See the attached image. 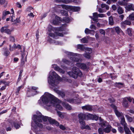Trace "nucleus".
Here are the masks:
<instances>
[{"mask_svg":"<svg viewBox=\"0 0 134 134\" xmlns=\"http://www.w3.org/2000/svg\"><path fill=\"white\" fill-rule=\"evenodd\" d=\"M42 101L43 104L47 107L53 106L56 109L62 110L63 108L60 105V100L53 95L47 93H45L42 97Z\"/></svg>","mask_w":134,"mask_h":134,"instance_id":"1","label":"nucleus"},{"mask_svg":"<svg viewBox=\"0 0 134 134\" xmlns=\"http://www.w3.org/2000/svg\"><path fill=\"white\" fill-rule=\"evenodd\" d=\"M32 119L37 126L40 128H42L43 127V125L40 123L42 122V120L44 121H48L51 124H54L57 126L59 125V123L55 120L50 117L43 116L40 113H39L38 115H34Z\"/></svg>","mask_w":134,"mask_h":134,"instance_id":"2","label":"nucleus"},{"mask_svg":"<svg viewBox=\"0 0 134 134\" xmlns=\"http://www.w3.org/2000/svg\"><path fill=\"white\" fill-rule=\"evenodd\" d=\"M48 80L49 84L55 87L59 83V81H62V79L55 71L51 70L49 73Z\"/></svg>","mask_w":134,"mask_h":134,"instance_id":"3","label":"nucleus"},{"mask_svg":"<svg viewBox=\"0 0 134 134\" xmlns=\"http://www.w3.org/2000/svg\"><path fill=\"white\" fill-rule=\"evenodd\" d=\"M48 30L49 31H55L54 34H53L51 32L49 33V35L55 38H57V36H63V34L61 33L57 32V31H62L63 30V29L62 27H53L51 25H49L48 28Z\"/></svg>","mask_w":134,"mask_h":134,"instance_id":"4","label":"nucleus"},{"mask_svg":"<svg viewBox=\"0 0 134 134\" xmlns=\"http://www.w3.org/2000/svg\"><path fill=\"white\" fill-rule=\"evenodd\" d=\"M68 73L70 77L75 79L77 78L78 76L81 77L82 75L80 70L75 66L73 67L72 71L68 72Z\"/></svg>","mask_w":134,"mask_h":134,"instance_id":"5","label":"nucleus"},{"mask_svg":"<svg viewBox=\"0 0 134 134\" xmlns=\"http://www.w3.org/2000/svg\"><path fill=\"white\" fill-rule=\"evenodd\" d=\"M66 53L68 55L72 56L70 57V59L71 60V61L75 62H76L79 61V59L78 58L74 57L78 56L79 55H80L77 53L68 52H66Z\"/></svg>","mask_w":134,"mask_h":134,"instance_id":"6","label":"nucleus"},{"mask_svg":"<svg viewBox=\"0 0 134 134\" xmlns=\"http://www.w3.org/2000/svg\"><path fill=\"white\" fill-rule=\"evenodd\" d=\"M38 88L36 87H32L31 88H29L27 93L30 96H33L36 94L37 91H36Z\"/></svg>","mask_w":134,"mask_h":134,"instance_id":"7","label":"nucleus"},{"mask_svg":"<svg viewBox=\"0 0 134 134\" xmlns=\"http://www.w3.org/2000/svg\"><path fill=\"white\" fill-rule=\"evenodd\" d=\"M65 8H69L71 10L74 12H76L79 11L80 10V8L79 7L73 6H67L64 5H62Z\"/></svg>","mask_w":134,"mask_h":134,"instance_id":"8","label":"nucleus"},{"mask_svg":"<svg viewBox=\"0 0 134 134\" xmlns=\"http://www.w3.org/2000/svg\"><path fill=\"white\" fill-rule=\"evenodd\" d=\"M111 107L113 108L114 110L115 113L116 115L118 117H120L122 116V114L121 113H120L116 109V107L115 105L111 104L110 105Z\"/></svg>","mask_w":134,"mask_h":134,"instance_id":"9","label":"nucleus"},{"mask_svg":"<svg viewBox=\"0 0 134 134\" xmlns=\"http://www.w3.org/2000/svg\"><path fill=\"white\" fill-rule=\"evenodd\" d=\"M0 32L2 33L5 32L8 35H10L11 34L12 31L10 29H4V27H2L0 30Z\"/></svg>","mask_w":134,"mask_h":134,"instance_id":"10","label":"nucleus"},{"mask_svg":"<svg viewBox=\"0 0 134 134\" xmlns=\"http://www.w3.org/2000/svg\"><path fill=\"white\" fill-rule=\"evenodd\" d=\"M130 0H123L120 1L119 0L118 1V3L119 5L121 6H125L127 5V2L130 1Z\"/></svg>","mask_w":134,"mask_h":134,"instance_id":"11","label":"nucleus"},{"mask_svg":"<svg viewBox=\"0 0 134 134\" xmlns=\"http://www.w3.org/2000/svg\"><path fill=\"white\" fill-rule=\"evenodd\" d=\"M13 121L12 120L9 121V122L8 124V125L7 126L6 129L7 131H11L12 127H13Z\"/></svg>","mask_w":134,"mask_h":134,"instance_id":"12","label":"nucleus"},{"mask_svg":"<svg viewBox=\"0 0 134 134\" xmlns=\"http://www.w3.org/2000/svg\"><path fill=\"white\" fill-rule=\"evenodd\" d=\"M52 67L54 68L55 70L58 71L59 72L64 74V71L63 70L59 68L56 64H54L52 65Z\"/></svg>","mask_w":134,"mask_h":134,"instance_id":"13","label":"nucleus"},{"mask_svg":"<svg viewBox=\"0 0 134 134\" xmlns=\"http://www.w3.org/2000/svg\"><path fill=\"white\" fill-rule=\"evenodd\" d=\"M76 65L79 67L83 70L86 69L87 68V67L86 64L82 63H77Z\"/></svg>","mask_w":134,"mask_h":134,"instance_id":"14","label":"nucleus"},{"mask_svg":"<svg viewBox=\"0 0 134 134\" xmlns=\"http://www.w3.org/2000/svg\"><path fill=\"white\" fill-rule=\"evenodd\" d=\"M3 55H4L6 57H7L9 55L10 53L7 48H3Z\"/></svg>","mask_w":134,"mask_h":134,"instance_id":"15","label":"nucleus"},{"mask_svg":"<svg viewBox=\"0 0 134 134\" xmlns=\"http://www.w3.org/2000/svg\"><path fill=\"white\" fill-rule=\"evenodd\" d=\"M82 108L84 110H86L89 111H91L92 110V107L89 105H86L85 106H83Z\"/></svg>","mask_w":134,"mask_h":134,"instance_id":"16","label":"nucleus"},{"mask_svg":"<svg viewBox=\"0 0 134 134\" xmlns=\"http://www.w3.org/2000/svg\"><path fill=\"white\" fill-rule=\"evenodd\" d=\"M86 116L82 113H80L78 115V117L79 119V120H84Z\"/></svg>","mask_w":134,"mask_h":134,"instance_id":"17","label":"nucleus"},{"mask_svg":"<svg viewBox=\"0 0 134 134\" xmlns=\"http://www.w3.org/2000/svg\"><path fill=\"white\" fill-rule=\"evenodd\" d=\"M131 24V22L127 20L122 22L121 23V26L122 27H124L126 25H130Z\"/></svg>","mask_w":134,"mask_h":134,"instance_id":"18","label":"nucleus"},{"mask_svg":"<svg viewBox=\"0 0 134 134\" xmlns=\"http://www.w3.org/2000/svg\"><path fill=\"white\" fill-rule=\"evenodd\" d=\"M115 30L118 34H119L120 33H121L123 35H124V33L119 27H116L115 28Z\"/></svg>","mask_w":134,"mask_h":134,"instance_id":"19","label":"nucleus"},{"mask_svg":"<svg viewBox=\"0 0 134 134\" xmlns=\"http://www.w3.org/2000/svg\"><path fill=\"white\" fill-rule=\"evenodd\" d=\"M126 8L129 11L130 10L134 11V7L133 4L129 3L126 6Z\"/></svg>","mask_w":134,"mask_h":134,"instance_id":"20","label":"nucleus"},{"mask_svg":"<svg viewBox=\"0 0 134 134\" xmlns=\"http://www.w3.org/2000/svg\"><path fill=\"white\" fill-rule=\"evenodd\" d=\"M114 85L115 87L119 88H120L124 86V83L122 82H116L114 84Z\"/></svg>","mask_w":134,"mask_h":134,"instance_id":"21","label":"nucleus"},{"mask_svg":"<svg viewBox=\"0 0 134 134\" xmlns=\"http://www.w3.org/2000/svg\"><path fill=\"white\" fill-rule=\"evenodd\" d=\"M63 105L68 110H70L72 108L70 106L66 103L63 102L62 103Z\"/></svg>","mask_w":134,"mask_h":134,"instance_id":"22","label":"nucleus"},{"mask_svg":"<svg viewBox=\"0 0 134 134\" xmlns=\"http://www.w3.org/2000/svg\"><path fill=\"white\" fill-rule=\"evenodd\" d=\"M66 101L69 102L71 103H77L79 104L78 103H77L76 100H75L73 99L68 98L66 99Z\"/></svg>","mask_w":134,"mask_h":134,"instance_id":"23","label":"nucleus"},{"mask_svg":"<svg viewBox=\"0 0 134 134\" xmlns=\"http://www.w3.org/2000/svg\"><path fill=\"white\" fill-rule=\"evenodd\" d=\"M13 17H14V16H11V21L12 22H14L16 23H18L20 22V18H16L15 20L13 19Z\"/></svg>","mask_w":134,"mask_h":134,"instance_id":"24","label":"nucleus"},{"mask_svg":"<svg viewBox=\"0 0 134 134\" xmlns=\"http://www.w3.org/2000/svg\"><path fill=\"white\" fill-rule=\"evenodd\" d=\"M111 126L110 125H108L106 128L104 129V132L106 133H109L111 131Z\"/></svg>","mask_w":134,"mask_h":134,"instance_id":"25","label":"nucleus"},{"mask_svg":"<svg viewBox=\"0 0 134 134\" xmlns=\"http://www.w3.org/2000/svg\"><path fill=\"white\" fill-rule=\"evenodd\" d=\"M117 11L118 13L120 14L123 13L124 12V10L122 7L119 6L118 7Z\"/></svg>","mask_w":134,"mask_h":134,"instance_id":"26","label":"nucleus"},{"mask_svg":"<svg viewBox=\"0 0 134 134\" xmlns=\"http://www.w3.org/2000/svg\"><path fill=\"white\" fill-rule=\"evenodd\" d=\"M54 90L59 95H60L62 97H64L65 96V93L62 91H59L58 90L55 89Z\"/></svg>","mask_w":134,"mask_h":134,"instance_id":"27","label":"nucleus"},{"mask_svg":"<svg viewBox=\"0 0 134 134\" xmlns=\"http://www.w3.org/2000/svg\"><path fill=\"white\" fill-rule=\"evenodd\" d=\"M121 123L124 126V127L127 126V123L125 122V118L124 117L121 119Z\"/></svg>","mask_w":134,"mask_h":134,"instance_id":"28","label":"nucleus"},{"mask_svg":"<svg viewBox=\"0 0 134 134\" xmlns=\"http://www.w3.org/2000/svg\"><path fill=\"white\" fill-rule=\"evenodd\" d=\"M122 105L125 107H127L128 106V102L126 99V98H124L123 100Z\"/></svg>","mask_w":134,"mask_h":134,"instance_id":"29","label":"nucleus"},{"mask_svg":"<svg viewBox=\"0 0 134 134\" xmlns=\"http://www.w3.org/2000/svg\"><path fill=\"white\" fill-rule=\"evenodd\" d=\"M124 129L126 134H131V131L127 126L124 127Z\"/></svg>","mask_w":134,"mask_h":134,"instance_id":"30","label":"nucleus"},{"mask_svg":"<svg viewBox=\"0 0 134 134\" xmlns=\"http://www.w3.org/2000/svg\"><path fill=\"white\" fill-rule=\"evenodd\" d=\"M9 49L10 51H13L17 48L16 45L15 43L14 44L12 47L11 45V44H10L9 45Z\"/></svg>","mask_w":134,"mask_h":134,"instance_id":"31","label":"nucleus"},{"mask_svg":"<svg viewBox=\"0 0 134 134\" xmlns=\"http://www.w3.org/2000/svg\"><path fill=\"white\" fill-rule=\"evenodd\" d=\"M79 122L81 125V129H84L85 126V122L83 121V120H79Z\"/></svg>","mask_w":134,"mask_h":134,"instance_id":"32","label":"nucleus"},{"mask_svg":"<svg viewBox=\"0 0 134 134\" xmlns=\"http://www.w3.org/2000/svg\"><path fill=\"white\" fill-rule=\"evenodd\" d=\"M94 32V31L90 30L88 28L86 29L85 30V32L87 34H90L91 32Z\"/></svg>","mask_w":134,"mask_h":134,"instance_id":"33","label":"nucleus"},{"mask_svg":"<svg viewBox=\"0 0 134 134\" xmlns=\"http://www.w3.org/2000/svg\"><path fill=\"white\" fill-rule=\"evenodd\" d=\"M125 117L126 118L128 121L130 122H131L133 120V119L131 117H130L128 115H126Z\"/></svg>","mask_w":134,"mask_h":134,"instance_id":"34","label":"nucleus"},{"mask_svg":"<svg viewBox=\"0 0 134 134\" xmlns=\"http://www.w3.org/2000/svg\"><path fill=\"white\" fill-rule=\"evenodd\" d=\"M109 24L111 25H113L114 23V21L113 17L111 16L109 17Z\"/></svg>","mask_w":134,"mask_h":134,"instance_id":"35","label":"nucleus"},{"mask_svg":"<svg viewBox=\"0 0 134 134\" xmlns=\"http://www.w3.org/2000/svg\"><path fill=\"white\" fill-rule=\"evenodd\" d=\"M132 29L131 28H128L126 30V31L129 35L131 36L132 35Z\"/></svg>","mask_w":134,"mask_h":134,"instance_id":"36","label":"nucleus"},{"mask_svg":"<svg viewBox=\"0 0 134 134\" xmlns=\"http://www.w3.org/2000/svg\"><path fill=\"white\" fill-rule=\"evenodd\" d=\"M129 18L130 20H134V12L131 14L129 16Z\"/></svg>","mask_w":134,"mask_h":134,"instance_id":"37","label":"nucleus"},{"mask_svg":"<svg viewBox=\"0 0 134 134\" xmlns=\"http://www.w3.org/2000/svg\"><path fill=\"white\" fill-rule=\"evenodd\" d=\"M85 53H88L89 54H91L92 53V50L91 49L89 48H86L85 49Z\"/></svg>","mask_w":134,"mask_h":134,"instance_id":"38","label":"nucleus"},{"mask_svg":"<svg viewBox=\"0 0 134 134\" xmlns=\"http://www.w3.org/2000/svg\"><path fill=\"white\" fill-rule=\"evenodd\" d=\"M77 48L78 49H79L83 51L85 49V47L83 46L81 44L78 45L77 46Z\"/></svg>","mask_w":134,"mask_h":134,"instance_id":"39","label":"nucleus"},{"mask_svg":"<svg viewBox=\"0 0 134 134\" xmlns=\"http://www.w3.org/2000/svg\"><path fill=\"white\" fill-rule=\"evenodd\" d=\"M90 54H89V53H85L83 54V55L85 58L89 59L91 57Z\"/></svg>","mask_w":134,"mask_h":134,"instance_id":"40","label":"nucleus"},{"mask_svg":"<svg viewBox=\"0 0 134 134\" xmlns=\"http://www.w3.org/2000/svg\"><path fill=\"white\" fill-rule=\"evenodd\" d=\"M98 133L99 134H103L104 131V130L102 128H100L98 130Z\"/></svg>","mask_w":134,"mask_h":134,"instance_id":"41","label":"nucleus"},{"mask_svg":"<svg viewBox=\"0 0 134 134\" xmlns=\"http://www.w3.org/2000/svg\"><path fill=\"white\" fill-rule=\"evenodd\" d=\"M60 1L66 4L69 3L71 2V0H61Z\"/></svg>","mask_w":134,"mask_h":134,"instance_id":"42","label":"nucleus"},{"mask_svg":"<svg viewBox=\"0 0 134 134\" xmlns=\"http://www.w3.org/2000/svg\"><path fill=\"white\" fill-rule=\"evenodd\" d=\"M99 118V119L100 120L101 119V118L100 117L99 118L98 116L96 115H93V120H97Z\"/></svg>","mask_w":134,"mask_h":134,"instance_id":"43","label":"nucleus"},{"mask_svg":"<svg viewBox=\"0 0 134 134\" xmlns=\"http://www.w3.org/2000/svg\"><path fill=\"white\" fill-rule=\"evenodd\" d=\"M81 41L84 43H87L88 42L87 39L85 37H84L81 39Z\"/></svg>","mask_w":134,"mask_h":134,"instance_id":"44","label":"nucleus"},{"mask_svg":"<svg viewBox=\"0 0 134 134\" xmlns=\"http://www.w3.org/2000/svg\"><path fill=\"white\" fill-rule=\"evenodd\" d=\"M13 124L14 125V127L16 129H19L20 127V125L18 124L17 123H15L14 122H13Z\"/></svg>","mask_w":134,"mask_h":134,"instance_id":"45","label":"nucleus"},{"mask_svg":"<svg viewBox=\"0 0 134 134\" xmlns=\"http://www.w3.org/2000/svg\"><path fill=\"white\" fill-rule=\"evenodd\" d=\"M23 86L22 85L21 86H20L17 89V90L16 92V94L17 95H18V94L19 93V92L21 89L22 87Z\"/></svg>","mask_w":134,"mask_h":134,"instance_id":"46","label":"nucleus"},{"mask_svg":"<svg viewBox=\"0 0 134 134\" xmlns=\"http://www.w3.org/2000/svg\"><path fill=\"white\" fill-rule=\"evenodd\" d=\"M99 32L101 35H102L104 36H105V32L104 30L102 29H100L99 30Z\"/></svg>","mask_w":134,"mask_h":134,"instance_id":"47","label":"nucleus"},{"mask_svg":"<svg viewBox=\"0 0 134 134\" xmlns=\"http://www.w3.org/2000/svg\"><path fill=\"white\" fill-rule=\"evenodd\" d=\"M87 116L88 119L93 120V115L89 114L87 115Z\"/></svg>","mask_w":134,"mask_h":134,"instance_id":"48","label":"nucleus"},{"mask_svg":"<svg viewBox=\"0 0 134 134\" xmlns=\"http://www.w3.org/2000/svg\"><path fill=\"white\" fill-rule=\"evenodd\" d=\"M9 38L10 39V41L12 42H14L15 41V38L13 36H9Z\"/></svg>","mask_w":134,"mask_h":134,"instance_id":"49","label":"nucleus"},{"mask_svg":"<svg viewBox=\"0 0 134 134\" xmlns=\"http://www.w3.org/2000/svg\"><path fill=\"white\" fill-rule=\"evenodd\" d=\"M57 112L58 115L59 116V117H60L62 118H64V116L61 112H59L58 111H57Z\"/></svg>","mask_w":134,"mask_h":134,"instance_id":"50","label":"nucleus"},{"mask_svg":"<svg viewBox=\"0 0 134 134\" xmlns=\"http://www.w3.org/2000/svg\"><path fill=\"white\" fill-rule=\"evenodd\" d=\"M64 20L66 23H68L69 22L70 19L68 17H66L63 19Z\"/></svg>","mask_w":134,"mask_h":134,"instance_id":"51","label":"nucleus"},{"mask_svg":"<svg viewBox=\"0 0 134 134\" xmlns=\"http://www.w3.org/2000/svg\"><path fill=\"white\" fill-rule=\"evenodd\" d=\"M118 130L121 133H123L124 130L122 127H119Z\"/></svg>","mask_w":134,"mask_h":134,"instance_id":"52","label":"nucleus"},{"mask_svg":"<svg viewBox=\"0 0 134 134\" xmlns=\"http://www.w3.org/2000/svg\"><path fill=\"white\" fill-rule=\"evenodd\" d=\"M61 12L62 13H63V14L65 16H67V12L66 11L64 10H62L61 11Z\"/></svg>","mask_w":134,"mask_h":134,"instance_id":"53","label":"nucleus"},{"mask_svg":"<svg viewBox=\"0 0 134 134\" xmlns=\"http://www.w3.org/2000/svg\"><path fill=\"white\" fill-rule=\"evenodd\" d=\"M106 122L105 121H103L102 122L100 123V125L102 127H104L106 125Z\"/></svg>","mask_w":134,"mask_h":134,"instance_id":"54","label":"nucleus"},{"mask_svg":"<svg viewBox=\"0 0 134 134\" xmlns=\"http://www.w3.org/2000/svg\"><path fill=\"white\" fill-rule=\"evenodd\" d=\"M63 61L64 63L67 64H70L69 62L65 59H63Z\"/></svg>","mask_w":134,"mask_h":134,"instance_id":"55","label":"nucleus"},{"mask_svg":"<svg viewBox=\"0 0 134 134\" xmlns=\"http://www.w3.org/2000/svg\"><path fill=\"white\" fill-rule=\"evenodd\" d=\"M9 14H10V12L9 11H4L3 12V14L5 16H6Z\"/></svg>","mask_w":134,"mask_h":134,"instance_id":"56","label":"nucleus"},{"mask_svg":"<svg viewBox=\"0 0 134 134\" xmlns=\"http://www.w3.org/2000/svg\"><path fill=\"white\" fill-rule=\"evenodd\" d=\"M93 17L96 18H98V14L97 13H94L93 14Z\"/></svg>","mask_w":134,"mask_h":134,"instance_id":"57","label":"nucleus"},{"mask_svg":"<svg viewBox=\"0 0 134 134\" xmlns=\"http://www.w3.org/2000/svg\"><path fill=\"white\" fill-rule=\"evenodd\" d=\"M90 28L91 29L95 30L96 29V27L95 25H91L90 26Z\"/></svg>","mask_w":134,"mask_h":134,"instance_id":"58","label":"nucleus"},{"mask_svg":"<svg viewBox=\"0 0 134 134\" xmlns=\"http://www.w3.org/2000/svg\"><path fill=\"white\" fill-rule=\"evenodd\" d=\"M60 128L62 130H64L66 128L65 126L62 125H60L59 126Z\"/></svg>","mask_w":134,"mask_h":134,"instance_id":"59","label":"nucleus"},{"mask_svg":"<svg viewBox=\"0 0 134 134\" xmlns=\"http://www.w3.org/2000/svg\"><path fill=\"white\" fill-rule=\"evenodd\" d=\"M32 9V8L31 7H29L27 8L26 9V11L27 12H31V10Z\"/></svg>","mask_w":134,"mask_h":134,"instance_id":"60","label":"nucleus"},{"mask_svg":"<svg viewBox=\"0 0 134 134\" xmlns=\"http://www.w3.org/2000/svg\"><path fill=\"white\" fill-rule=\"evenodd\" d=\"M119 18L121 20H122L124 17V15L123 14L120 15L119 16Z\"/></svg>","mask_w":134,"mask_h":134,"instance_id":"61","label":"nucleus"},{"mask_svg":"<svg viewBox=\"0 0 134 134\" xmlns=\"http://www.w3.org/2000/svg\"><path fill=\"white\" fill-rule=\"evenodd\" d=\"M28 15L30 17L33 18L34 16V15L32 13H30L28 14Z\"/></svg>","mask_w":134,"mask_h":134,"instance_id":"62","label":"nucleus"},{"mask_svg":"<svg viewBox=\"0 0 134 134\" xmlns=\"http://www.w3.org/2000/svg\"><path fill=\"white\" fill-rule=\"evenodd\" d=\"M2 83L4 84L5 85H8L9 83V82H6L2 81Z\"/></svg>","mask_w":134,"mask_h":134,"instance_id":"63","label":"nucleus"},{"mask_svg":"<svg viewBox=\"0 0 134 134\" xmlns=\"http://www.w3.org/2000/svg\"><path fill=\"white\" fill-rule=\"evenodd\" d=\"M16 4L17 7L19 8H21V4L19 2H17Z\"/></svg>","mask_w":134,"mask_h":134,"instance_id":"64","label":"nucleus"}]
</instances>
